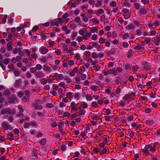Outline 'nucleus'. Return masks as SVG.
Returning <instances> with one entry per match:
<instances>
[{
    "mask_svg": "<svg viewBox=\"0 0 160 160\" xmlns=\"http://www.w3.org/2000/svg\"><path fill=\"white\" fill-rule=\"evenodd\" d=\"M105 39L103 38H101L99 41V42L100 44H102L105 42Z\"/></svg>",
    "mask_w": 160,
    "mask_h": 160,
    "instance_id": "nucleus-50",
    "label": "nucleus"
},
{
    "mask_svg": "<svg viewBox=\"0 0 160 160\" xmlns=\"http://www.w3.org/2000/svg\"><path fill=\"white\" fill-rule=\"evenodd\" d=\"M43 67V71H45L50 72L51 69L49 67L46 66L45 65H44Z\"/></svg>",
    "mask_w": 160,
    "mask_h": 160,
    "instance_id": "nucleus-27",
    "label": "nucleus"
},
{
    "mask_svg": "<svg viewBox=\"0 0 160 160\" xmlns=\"http://www.w3.org/2000/svg\"><path fill=\"white\" fill-rule=\"evenodd\" d=\"M80 94L79 93H75L74 94V98L76 100H78L80 98Z\"/></svg>",
    "mask_w": 160,
    "mask_h": 160,
    "instance_id": "nucleus-33",
    "label": "nucleus"
},
{
    "mask_svg": "<svg viewBox=\"0 0 160 160\" xmlns=\"http://www.w3.org/2000/svg\"><path fill=\"white\" fill-rule=\"evenodd\" d=\"M8 67L10 69L11 71L15 69V68L12 64H9L8 65Z\"/></svg>",
    "mask_w": 160,
    "mask_h": 160,
    "instance_id": "nucleus-42",
    "label": "nucleus"
},
{
    "mask_svg": "<svg viewBox=\"0 0 160 160\" xmlns=\"http://www.w3.org/2000/svg\"><path fill=\"white\" fill-rule=\"evenodd\" d=\"M142 45V44H140V45H138L134 47H133V48L137 50H140L142 48V47H141Z\"/></svg>",
    "mask_w": 160,
    "mask_h": 160,
    "instance_id": "nucleus-43",
    "label": "nucleus"
},
{
    "mask_svg": "<svg viewBox=\"0 0 160 160\" xmlns=\"http://www.w3.org/2000/svg\"><path fill=\"white\" fill-rule=\"evenodd\" d=\"M78 34L77 32H74L72 33L71 36L72 40H73L75 39V37H76Z\"/></svg>",
    "mask_w": 160,
    "mask_h": 160,
    "instance_id": "nucleus-28",
    "label": "nucleus"
},
{
    "mask_svg": "<svg viewBox=\"0 0 160 160\" xmlns=\"http://www.w3.org/2000/svg\"><path fill=\"white\" fill-rule=\"evenodd\" d=\"M39 51L41 54H45L48 51V50L46 47L42 46L39 49Z\"/></svg>",
    "mask_w": 160,
    "mask_h": 160,
    "instance_id": "nucleus-8",
    "label": "nucleus"
},
{
    "mask_svg": "<svg viewBox=\"0 0 160 160\" xmlns=\"http://www.w3.org/2000/svg\"><path fill=\"white\" fill-rule=\"evenodd\" d=\"M24 93L23 92L20 91L17 94L18 96L20 98H21L23 95Z\"/></svg>",
    "mask_w": 160,
    "mask_h": 160,
    "instance_id": "nucleus-55",
    "label": "nucleus"
},
{
    "mask_svg": "<svg viewBox=\"0 0 160 160\" xmlns=\"http://www.w3.org/2000/svg\"><path fill=\"white\" fill-rule=\"evenodd\" d=\"M82 106L83 108H86L88 107V104L86 102H82Z\"/></svg>",
    "mask_w": 160,
    "mask_h": 160,
    "instance_id": "nucleus-46",
    "label": "nucleus"
},
{
    "mask_svg": "<svg viewBox=\"0 0 160 160\" xmlns=\"http://www.w3.org/2000/svg\"><path fill=\"white\" fill-rule=\"evenodd\" d=\"M39 28V27L38 26H35L33 27L32 29V32H35L37 31Z\"/></svg>",
    "mask_w": 160,
    "mask_h": 160,
    "instance_id": "nucleus-56",
    "label": "nucleus"
},
{
    "mask_svg": "<svg viewBox=\"0 0 160 160\" xmlns=\"http://www.w3.org/2000/svg\"><path fill=\"white\" fill-rule=\"evenodd\" d=\"M67 147L64 145H62L61 146V149L62 151H65Z\"/></svg>",
    "mask_w": 160,
    "mask_h": 160,
    "instance_id": "nucleus-48",
    "label": "nucleus"
},
{
    "mask_svg": "<svg viewBox=\"0 0 160 160\" xmlns=\"http://www.w3.org/2000/svg\"><path fill=\"white\" fill-rule=\"evenodd\" d=\"M12 42H8L7 44V50L8 51H12L13 48V47H12Z\"/></svg>",
    "mask_w": 160,
    "mask_h": 160,
    "instance_id": "nucleus-12",
    "label": "nucleus"
},
{
    "mask_svg": "<svg viewBox=\"0 0 160 160\" xmlns=\"http://www.w3.org/2000/svg\"><path fill=\"white\" fill-rule=\"evenodd\" d=\"M36 68L37 69L40 70H41L42 68V66L40 64H37L36 66Z\"/></svg>",
    "mask_w": 160,
    "mask_h": 160,
    "instance_id": "nucleus-41",
    "label": "nucleus"
},
{
    "mask_svg": "<svg viewBox=\"0 0 160 160\" xmlns=\"http://www.w3.org/2000/svg\"><path fill=\"white\" fill-rule=\"evenodd\" d=\"M90 54L91 52L88 51H86L84 53V55L86 57H89Z\"/></svg>",
    "mask_w": 160,
    "mask_h": 160,
    "instance_id": "nucleus-44",
    "label": "nucleus"
},
{
    "mask_svg": "<svg viewBox=\"0 0 160 160\" xmlns=\"http://www.w3.org/2000/svg\"><path fill=\"white\" fill-rule=\"evenodd\" d=\"M92 57L93 58H98V55L96 53L93 52L92 53Z\"/></svg>",
    "mask_w": 160,
    "mask_h": 160,
    "instance_id": "nucleus-58",
    "label": "nucleus"
},
{
    "mask_svg": "<svg viewBox=\"0 0 160 160\" xmlns=\"http://www.w3.org/2000/svg\"><path fill=\"white\" fill-rule=\"evenodd\" d=\"M68 64L69 66H72L74 64V62L73 60H70L68 61Z\"/></svg>",
    "mask_w": 160,
    "mask_h": 160,
    "instance_id": "nucleus-53",
    "label": "nucleus"
},
{
    "mask_svg": "<svg viewBox=\"0 0 160 160\" xmlns=\"http://www.w3.org/2000/svg\"><path fill=\"white\" fill-rule=\"evenodd\" d=\"M64 78V76L62 74H59L58 78H56V80H58L59 79L62 80Z\"/></svg>",
    "mask_w": 160,
    "mask_h": 160,
    "instance_id": "nucleus-40",
    "label": "nucleus"
},
{
    "mask_svg": "<svg viewBox=\"0 0 160 160\" xmlns=\"http://www.w3.org/2000/svg\"><path fill=\"white\" fill-rule=\"evenodd\" d=\"M1 126L5 130L9 129L11 130L12 129L11 125L9 124L8 122L6 121L3 122L2 123Z\"/></svg>",
    "mask_w": 160,
    "mask_h": 160,
    "instance_id": "nucleus-2",
    "label": "nucleus"
},
{
    "mask_svg": "<svg viewBox=\"0 0 160 160\" xmlns=\"http://www.w3.org/2000/svg\"><path fill=\"white\" fill-rule=\"evenodd\" d=\"M134 25L132 23L126 26V28L127 29H133L134 28Z\"/></svg>",
    "mask_w": 160,
    "mask_h": 160,
    "instance_id": "nucleus-23",
    "label": "nucleus"
},
{
    "mask_svg": "<svg viewBox=\"0 0 160 160\" xmlns=\"http://www.w3.org/2000/svg\"><path fill=\"white\" fill-rule=\"evenodd\" d=\"M45 75V74L42 71H39L36 73L35 77L38 78H42L44 77Z\"/></svg>",
    "mask_w": 160,
    "mask_h": 160,
    "instance_id": "nucleus-7",
    "label": "nucleus"
},
{
    "mask_svg": "<svg viewBox=\"0 0 160 160\" xmlns=\"http://www.w3.org/2000/svg\"><path fill=\"white\" fill-rule=\"evenodd\" d=\"M117 5V3L115 1H112L111 2L110 5L112 7H115Z\"/></svg>",
    "mask_w": 160,
    "mask_h": 160,
    "instance_id": "nucleus-49",
    "label": "nucleus"
},
{
    "mask_svg": "<svg viewBox=\"0 0 160 160\" xmlns=\"http://www.w3.org/2000/svg\"><path fill=\"white\" fill-rule=\"evenodd\" d=\"M78 104H76L74 102H72L70 103V106L71 108V111L76 112L78 111Z\"/></svg>",
    "mask_w": 160,
    "mask_h": 160,
    "instance_id": "nucleus-4",
    "label": "nucleus"
},
{
    "mask_svg": "<svg viewBox=\"0 0 160 160\" xmlns=\"http://www.w3.org/2000/svg\"><path fill=\"white\" fill-rule=\"evenodd\" d=\"M143 153L146 155L149 154V151H150L152 152H155L156 150V148H154L153 146H152L151 144L146 145L144 148L142 149Z\"/></svg>",
    "mask_w": 160,
    "mask_h": 160,
    "instance_id": "nucleus-1",
    "label": "nucleus"
},
{
    "mask_svg": "<svg viewBox=\"0 0 160 160\" xmlns=\"http://www.w3.org/2000/svg\"><path fill=\"white\" fill-rule=\"evenodd\" d=\"M131 94H126L125 96L123 97V99L125 101H126L127 99L130 98H131Z\"/></svg>",
    "mask_w": 160,
    "mask_h": 160,
    "instance_id": "nucleus-29",
    "label": "nucleus"
},
{
    "mask_svg": "<svg viewBox=\"0 0 160 160\" xmlns=\"http://www.w3.org/2000/svg\"><path fill=\"white\" fill-rule=\"evenodd\" d=\"M140 13L142 14H146L147 13V11L146 10L145 8H142L140 10Z\"/></svg>",
    "mask_w": 160,
    "mask_h": 160,
    "instance_id": "nucleus-25",
    "label": "nucleus"
},
{
    "mask_svg": "<svg viewBox=\"0 0 160 160\" xmlns=\"http://www.w3.org/2000/svg\"><path fill=\"white\" fill-rule=\"evenodd\" d=\"M107 150H108V148H105L103 150L100 149L99 153L100 155H102L106 153L107 152Z\"/></svg>",
    "mask_w": 160,
    "mask_h": 160,
    "instance_id": "nucleus-16",
    "label": "nucleus"
},
{
    "mask_svg": "<svg viewBox=\"0 0 160 160\" xmlns=\"http://www.w3.org/2000/svg\"><path fill=\"white\" fill-rule=\"evenodd\" d=\"M159 42H160V37L157 36L156 38L154 39V43L156 45L158 46L159 45Z\"/></svg>",
    "mask_w": 160,
    "mask_h": 160,
    "instance_id": "nucleus-18",
    "label": "nucleus"
},
{
    "mask_svg": "<svg viewBox=\"0 0 160 160\" xmlns=\"http://www.w3.org/2000/svg\"><path fill=\"white\" fill-rule=\"evenodd\" d=\"M1 113L2 114L8 113L10 114H11V110L10 109H2L1 110Z\"/></svg>",
    "mask_w": 160,
    "mask_h": 160,
    "instance_id": "nucleus-10",
    "label": "nucleus"
},
{
    "mask_svg": "<svg viewBox=\"0 0 160 160\" xmlns=\"http://www.w3.org/2000/svg\"><path fill=\"white\" fill-rule=\"evenodd\" d=\"M86 99L88 101H91L92 100V98L90 95L88 94L86 95Z\"/></svg>",
    "mask_w": 160,
    "mask_h": 160,
    "instance_id": "nucleus-45",
    "label": "nucleus"
},
{
    "mask_svg": "<svg viewBox=\"0 0 160 160\" xmlns=\"http://www.w3.org/2000/svg\"><path fill=\"white\" fill-rule=\"evenodd\" d=\"M50 42H48L50 46L51 47H52L53 46L54 44V41H52L51 40H49Z\"/></svg>",
    "mask_w": 160,
    "mask_h": 160,
    "instance_id": "nucleus-54",
    "label": "nucleus"
},
{
    "mask_svg": "<svg viewBox=\"0 0 160 160\" xmlns=\"http://www.w3.org/2000/svg\"><path fill=\"white\" fill-rule=\"evenodd\" d=\"M91 35V32H87L85 33V34L84 36L82 37V38L85 40H87L88 38L90 37Z\"/></svg>",
    "mask_w": 160,
    "mask_h": 160,
    "instance_id": "nucleus-17",
    "label": "nucleus"
},
{
    "mask_svg": "<svg viewBox=\"0 0 160 160\" xmlns=\"http://www.w3.org/2000/svg\"><path fill=\"white\" fill-rule=\"evenodd\" d=\"M115 51L116 50L115 48H112L110 50V53L108 52L107 53V55L109 56L110 55V53H111L112 54H113L114 53V52H115Z\"/></svg>",
    "mask_w": 160,
    "mask_h": 160,
    "instance_id": "nucleus-39",
    "label": "nucleus"
},
{
    "mask_svg": "<svg viewBox=\"0 0 160 160\" xmlns=\"http://www.w3.org/2000/svg\"><path fill=\"white\" fill-rule=\"evenodd\" d=\"M64 80L66 81V82L67 83H69L72 82V80L68 77H65Z\"/></svg>",
    "mask_w": 160,
    "mask_h": 160,
    "instance_id": "nucleus-30",
    "label": "nucleus"
},
{
    "mask_svg": "<svg viewBox=\"0 0 160 160\" xmlns=\"http://www.w3.org/2000/svg\"><path fill=\"white\" fill-rule=\"evenodd\" d=\"M89 44H92V47L97 48L98 51H99V48L100 47V45H99L98 43L97 42H90L89 43Z\"/></svg>",
    "mask_w": 160,
    "mask_h": 160,
    "instance_id": "nucleus-9",
    "label": "nucleus"
},
{
    "mask_svg": "<svg viewBox=\"0 0 160 160\" xmlns=\"http://www.w3.org/2000/svg\"><path fill=\"white\" fill-rule=\"evenodd\" d=\"M56 54L58 55H60L61 53V51L60 49H58L55 52Z\"/></svg>",
    "mask_w": 160,
    "mask_h": 160,
    "instance_id": "nucleus-61",
    "label": "nucleus"
},
{
    "mask_svg": "<svg viewBox=\"0 0 160 160\" xmlns=\"http://www.w3.org/2000/svg\"><path fill=\"white\" fill-rule=\"evenodd\" d=\"M69 14L67 13H66L64 14L62 16V18L63 19H66V22L67 23L69 21V19L67 18V17L69 16Z\"/></svg>",
    "mask_w": 160,
    "mask_h": 160,
    "instance_id": "nucleus-21",
    "label": "nucleus"
},
{
    "mask_svg": "<svg viewBox=\"0 0 160 160\" xmlns=\"http://www.w3.org/2000/svg\"><path fill=\"white\" fill-rule=\"evenodd\" d=\"M122 12L124 13V15L125 16V18L126 19L129 18L130 17V13L129 12L128 9L126 8H124L122 10Z\"/></svg>",
    "mask_w": 160,
    "mask_h": 160,
    "instance_id": "nucleus-5",
    "label": "nucleus"
},
{
    "mask_svg": "<svg viewBox=\"0 0 160 160\" xmlns=\"http://www.w3.org/2000/svg\"><path fill=\"white\" fill-rule=\"evenodd\" d=\"M92 20L93 23H94L95 25H97L99 24V21L96 18H93Z\"/></svg>",
    "mask_w": 160,
    "mask_h": 160,
    "instance_id": "nucleus-35",
    "label": "nucleus"
},
{
    "mask_svg": "<svg viewBox=\"0 0 160 160\" xmlns=\"http://www.w3.org/2000/svg\"><path fill=\"white\" fill-rule=\"evenodd\" d=\"M62 47L63 48L62 50L63 51H68V47L65 43L63 44Z\"/></svg>",
    "mask_w": 160,
    "mask_h": 160,
    "instance_id": "nucleus-32",
    "label": "nucleus"
},
{
    "mask_svg": "<svg viewBox=\"0 0 160 160\" xmlns=\"http://www.w3.org/2000/svg\"><path fill=\"white\" fill-rule=\"evenodd\" d=\"M86 113V111L84 109L81 110L79 112V115H82L83 116Z\"/></svg>",
    "mask_w": 160,
    "mask_h": 160,
    "instance_id": "nucleus-37",
    "label": "nucleus"
},
{
    "mask_svg": "<svg viewBox=\"0 0 160 160\" xmlns=\"http://www.w3.org/2000/svg\"><path fill=\"white\" fill-rule=\"evenodd\" d=\"M111 70L110 69L108 71H104L103 72V73L104 75L107 76L109 74H111Z\"/></svg>",
    "mask_w": 160,
    "mask_h": 160,
    "instance_id": "nucleus-38",
    "label": "nucleus"
},
{
    "mask_svg": "<svg viewBox=\"0 0 160 160\" xmlns=\"http://www.w3.org/2000/svg\"><path fill=\"white\" fill-rule=\"evenodd\" d=\"M17 100V97L14 95H12L8 99V102L9 103H13Z\"/></svg>",
    "mask_w": 160,
    "mask_h": 160,
    "instance_id": "nucleus-6",
    "label": "nucleus"
},
{
    "mask_svg": "<svg viewBox=\"0 0 160 160\" xmlns=\"http://www.w3.org/2000/svg\"><path fill=\"white\" fill-rule=\"evenodd\" d=\"M10 92L9 90L6 89L3 92V94L5 95H8L10 94Z\"/></svg>",
    "mask_w": 160,
    "mask_h": 160,
    "instance_id": "nucleus-36",
    "label": "nucleus"
},
{
    "mask_svg": "<svg viewBox=\"0 0 160 160\" xmlns=\"http://www.w3.org/2000/svg\"><path fill=\"white\" fill-rule=\"evenodd\" d=\"M29 96H24L22 98V101L23 102H28L29 100Z\"/></svg>",
    "mask_w": 160,
    "mask_h": 160,
    "instance_id": "nucleus-19",
    "label": "nucleus"
},
{
    "mask_svg": "<svg viewBox=\"0 0 160 160\" xmlns=\"http://www.w3.org/2000/svg\"><path fill=\"white\" fill-rule=\"evenodd\" d=\"M32 106L36 109L41 110L42 108V106L41 105H38V103L36 102L33 103Z\"/></svg>",
    "mask_w": 160,
    "mask_h": 160,
    "instance_id": "nucleus-11",
    "label": "nucleus"
},
{
    "mask_svg": "<svg viewBox=\"0 0 160 160\" xmlns=\"http://www.w3.org/2000/svg\"><path fill=\"white\" fill-rule=\"evenodd\" d=\"M38 151L35 149H33L32 151V154L33 156L35 157L37 159H38Z\"/></svg>",
    "mask_w": 160,
    "mask_h": 160,
    "instance_id": "nucleus-24",
    "label": "nucleus"
},
{
    "mask_svg": "<svg viewBox=\"0 0 160 160\" xmlns=\"http://www.w3.org/2000/svg\"><path fill=\"white\" fill-rule=\"evenodd\" d=\"M40 81L41 83L43 85L46 84L48 82L47 79L45 78H43L40 79Z\"/></svg>",
    "mask_w": 160,
    "mask_h": 160,
    "instance_id": "nucleus-26",
    "label": "nucleus"
},
{
    "mask_svg": "<svg viewBox=\"0 0 160 160\" xmlns=\"http://www.w3.org/2000/svg\"><path fill=\"white\" fill-rule=\"evenodd\" d=\"M42 145H44L46 143V140L45 138H42L39 142Z\"/></svg>",
    "mask_w": 160,
    "mask_h": 160,
    "instance_id": "nucleus-31",
    "label": "nucleus"
},
{
    "mask_svg": "<svg viewBox=\"0 0 160 160\" xmlns=\"http://www.w3.org/2000/svg\"><path fill=\"white\" fill-rule=\"evenodd\" d=\"M21 83V79H18L15 82V87L16 88H19L20 87V84Z\"/></svg>",
    "mask_w": 160,
    "mask_h": 160,
    "instance_id": "nucleus-14",
    "label": "nucleus"
},
{
    "mask_svg": "<svg viewBox=\"0 0 160 160\" xmlns=\"http://www.w3.org/2000/svg\"><path fill=\"white\" fill-rule=\"evenodd\" d=\"M46 107L47 108H50L53 107V106L52 103H48L46 104Z\"/></svg>",
    "mask_w": 160,
    "mask_h": 160,
    "instance_id": "nucleus-64",
    "label": "nucleus"
},
{
    "mask_svg": "<svg viewBox=\"0 0 160 160\" xmlns=\"http://www.w3.org/2000/svg\"><path fill=\"white\" fill-rule=\"evenodd\" d=\"M111 70V74L114 75L115 76H116L118 72H121L122 71V69L120 67H118L117 68H114L112 69H110Z\"/></svg>",
    "mask_w": 160,
    "mask_h": 160,
    "instance_id": "nucleus-3",
    "label": "nucleus"
},
{
    "mask_svg": "<svg viewBox=\"0 0 160 160\" xmlns=\"http://www.w3.org/2000/svg\"><path fill=\"white\" fill-rule=\"evenodd\" d=\"M58 88V87L55 84L52 85V89L54 90H57Z\"/></svg>",
    "mask_w": 160,
    "mask_h": 160,
    "instance_id": "nucleus-59",
    "label": "nucleus"
},
{
    "mask_svg": "<svg viewBox=\"0 0 160 160\" xmlns=\"http://www.w3.org/2000/svg\"><path fill=\"white\" fill-rule=\"evenodd\" d=\"M75 58L77 59L78 60H79L80 58V54L78 53H76L75 54Z\"/></svg>",
    "mask_w": 160,
    "mask_h": 160,
    "instance_id": "nucleus-57",
    "label": "nucleus"
},
{
    "mask_svg": "<svg viewBox=\"0 0 160 160\" xmlns=\"http://www.w3.org/2000/svg\"><path fill=\"white\" fill-rule=\"evenodd\" d=\"M32 76L31 74L29 72H28L26 73V77L27 78H31Z\"/></svg>",
    "mask_w": 160,
    "mask_h": 160,
    "instance_id": "nucleus-52",
    "label": "nucleus"
},
{
    "mask_svg": "<svg viewBox=\"0 0 160 160\" xmlns=\"http://www.w3.org/2000/svg\"><path fill=\"white\" fill-rule=\"evenodd\" d=\"M140 5L138 3H134V6L135 7V8L137 9H138L140 8Z\"/></svg>",
    "mask_w": 160,
    "mask_h": 160,
    "instance_id": "nucleus-62",
    "label": "nucleus"
},
{
    "mask_svg": "<svg viewBox=\"0 0 160 160\" xmlns=\"http://www.w3.org/2000/svg\"><path fill=\"white\" fill-rule=\"evenodd\" d=\"M13 73L16 77H18L20 75V73L17 70H15L13 71Z\"/></svg>",
    "mask_w": 160,
    "mask_h": 160,
    "instance_id": "nucleus-47",
    "label": "nucleus"
},
{
    "mask_svg": "<svg viewBox=\"0 0 160 160\" xmlns=\"http://www.w3.org/2000/svg\"><path fill=\"white\" fill-rule=\"evenodd\" d=\"M148 26L150 28H155L154 23H149L148 25Z\"/></svg>",
    "mask_w": 160,
    "mask_h": 160,
    "instance_id": "nucleus-63",
    "label": "nucleus"
},
{
    "mask_svg": "<svg viewBox=\"0 0 160 160\" xmlns=\"http://www.w3.org/2000/svg\"><path fill=\"white\" fill-rule=\"evenodd\" d=\"M102 2L100 0H97V2L95 4L96 7H99L102 5Z\"/></svg>",
    "mask_w": 160,
    "mask_h": 160,
    "instance_id": "nucleus-22",
    "label": "nucleus"
},
{
    "mask_svg": "<svg viewBox=\"0 0 160 160\" xmlns=\"http://www.w3.org/2000/svg\"><path fill=\"white\" fill-rule=\"evenodd\" d=\"M66 96L67 98H68L70 100H71V99L72 98L73 96L72 93L70 92H67Z\"/></svg>",
    "mask_w": 160,
    "mask_h": 160,
    "instance_id": "nucleus-20",
    "label": "nucleus"
},
{
    "mask_svg": "<svg viewBox=\"0 0 160 160\" xmlns=\"http://www.w3.org/2000/svg\"><path fill=\"white\" fill-rule=\"evenodd\" d=\"M87 30L86 28H83L82 29H80L79 31V34L82 35L83 37L84 36L85 33L87 32Z\"/></svg>",
    "mask_w": 160,
    "mask_h": 160,
    "instance_id": "nucleus-15",
    "label": "nucleus"
},
{
    "mask_svg": "<svg viewBox=\"0 0 160 160\" xmlns=\"http://www.w3.org/2000/svg\"><path fill=\"white\" fill-rule=\"evenodd\" d=\"M10 62V59L8 58L5 59L4 60H3V63L6 65L8 64Z\"/></svg>",
    "mask_w": 160,
    "mask_h": 160,
    "instance_id": "nucleus-34",
    "label": "nucleus"
},
{
    "mask_svg": "<svg viewBox=\"0 0 160 160\" xmlns=\"http://www.w3.org/2000/svg\"><path fill=\"white\" fill-rule=\"evenodd\" d=\"M91 105L93 107H97L98 104L96 102H93L91 103Z\"/></svg>",
    "mask_w": 160,
    "mask_h": 160,
    "instance_id": "nucleus-51",
    "label": "nucleus"
},
{
    "mask_svg": "<svg viewBox=\"0 0 160 160\" xmlns=\"http://www.w3.org/2000/svg\"><path fill=\"white\" fill-rule=\"evenodd\" d=\"M143 68L145 70H148L150 69V66L147 65H146L145 66H143Z\"/></svg>",
    "mask_w": 160,
    "mask_h": 160,
    "instance_id": "nucleus-60",
    "label": "nucleus"
},
{
    "mask_svg": "<svg viewBox=\"0 0 160 160\" xmlns=\"http://www.w3.org/2000/svg\"><path fill=\"white\" fill-rule=\"evenodd\" d=\"M7 137L10 141H12L14 139L13 134L10 132L7 134Z\"/></svg>",
    "mask_w": 160,
    "mask_h": 160,
    "instance_id": "nucleus-13",
    "label": "nucleus"
}]
</instances>
